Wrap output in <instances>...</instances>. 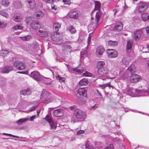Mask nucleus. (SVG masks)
I'll use <instances>...</instances> for the list:
<instances>
[{"label": "nucleus", "instance_id": "obj_57", "mask_svg": "<svg viewBox=\"0 0 149 149\" xmlns=\"http://www.w3.org/2000/svg\"><path fill=\"white\" fill-rule=\"evenodd\" d=\"M84 132V131L83 130H80L78 131L77 132V134L78 135L80 134H83Z\"/></svg>", "mask_w": 149, "mask_h": 149}, {"label": "nucleus", "instance_id": "obj_5", "mask_svg": "<svg viewBox=\"0 0 149 149\" xmlns=\"http://www.w3.org/2000/svg\"><path fill=\"white\" fill-rule=\"evenodd\" d=\"M148 7V5L145 2L142 1L139 3L138 4V11L142 13L145 11Z\"/></svg>", "mask_w": 149, "mask_h": 149}, {"label": "nucleus", "instance_id": "obj_45", "mask_svg": "<svg viewBox=\"0 0 149 149\" xmlns=\"http://www.w3.org/2000/svg\"><path fill=\"white\" fill-rule=\"evenodd\" d=\"M56 77L60 82H63L65 80V78L63 77H62L59 75H56Z\"/></svg>", "mask_w": 149, "mask_h": 149}, {"label": "nucleus", "instance_id": "obj_39", "mask_svg": "<svg viewBox=\"0 0 149 149\" xmlns=\"http://www.w3.org/2000/svg\"><path fill=\"white\" fill-rule=\"evenodd\" d=\"M61 24L57 22H55L53 24V28H60L61 27Z\"/></svg>", "mask_w": 149, "mask_h": 149}, {"label": "nucleus", "instance_id": "obj_53", "mask_svg": "<svg viewBox=\"0 0 149 149\" xmlns=\"http://www.w3.org/2000/svg\"><path fill=\"white\" fill-rule=\"evenodd\" d=\"M38 104L37 103V104L35 106H33L32 108L30 109L29 111H33L35 110L36 109L37 107L38 106Z\"/></svg>", "mask_w": 149, "mask_h": 149}, {"label": "nucleus", "instance_id": "obj_58", "mask_svg": "<svg viewBox=\"0 0 149 149\" xmlns=\"http://www.w3.org/2000/svg\"><path fill=\"white\" fill-rule=\"evenodd\" d=\"M36 117V115H35L31 116L30 118V120L31 121H33Z\"/></svg>", "mask_w": 149, "mask_h": 149}, {"label": "nucleus", "instance_id": "obj_59", "mask_svg": "<svg viewBox=\"0 0 149 149\" xmlns=\"http://www.w3.org/2000/svg\"><path fill=\"white\" fill-rule=\"evenodd\" d=\"M33 47L34 48L37 49V47H39L40 45L37 43H35L34 44Z\"/></svg>", "mask_w": 149, "mask_h": 149}, {"label": "nucleus", "instance_id": "obj_51", "mask_svg": "<svg viewBox=\"0 0 149 149\" xmlns=\"http://www.w3.org/2000/svg\"><path fill=\"white\" fill-rule=\"evenodd\" d=\"M83 75L85 77H91V74L88 72L86 71L83 74Z\"/></svg>", "mask_w": 149, "mask_h": 149}, {"label": "nucleus", "instance_id": "obj_20", "mask_svg": "<svg viewBox=\"0 0 149 149\" xmlns=\"http://www.w3.org/2000/svg\"><path fill=\"white\" fill-rule=\"evenodd\" d=\"M12 70L13 68L12 66H5L2 69L1 72L3 73H8Z\"/></svg>", "mask_w": 149, "mask_h": 149}, {"label": "nucleus", "instance_id": "obj_16", "mask_svg": "<svg viewBox=\"0 0 149 149\" xmlns=\"http://www.w3.org/2000/svg\"><path fill=\"white\" fill-rule=\"evenodd\" d=\"M63 111L62 109H58L55 110L54 111V115L56 117H61L63 116Z\"/></svg>", "mask_w": 149, "mask_h": 149}, {"label": "nucleus", "instance_id": "obj_24", "mask_svg": "<svg viewBox=\"0 0 149 149\" xmlns=\"http://www.w3.org/2000/svg\"><path fill=\"white\" fill-rule=\"evenodd\" d=\"M29 119L28 118H22L19 119L16 122V123L17 125H21L23 123L29 120Z\"/></svg>", "mask_w": 149, "mask_h": 149}, {"label": "nucleus", "instance_id": "obj_6", "mask_svg": "<svg viewBox=\"0 0 149 149\" xmlns=\"http://www.w3.org/2000/svg\"><path fill=\"white\" fill-rule=\"evenodd\" d=\"M13 65L14 67L18 70H23L25 68L24 64L20 61H15Z\"/></svg>", "mask_w": 149, "mask_h": 149}, {"label": "nucleus", "instance_id": "obj_28", "mask_svg": "<svg viewBox=\"0 0 149 149\" xmlns=\"http://www.w3.org/2000/svg\"><path fill=\"white\" fill-rule=\"evenodd\" d=\"M141 17L142 20L146 21L149 19V14L143 13L141 15Z\"/></svg>", "mask_w": 149, "mask_h": 149}, {"label": "nucleus", "instance_id": "obj_31", "mask_svg": "<svg viewBox=\"0 0 149 149\" xmlns=\"http://www.w3.org/2000/svg\"><path fill=\"white\" fill-rule=\"evenodd\" d=\"M33 18L31 17H28L26 18L25 20L27 24L31 25L33 22Z\"/></svg>", "mask_w": 149, "mask_h": 149}, {"label": "nucleus", "instance_id": "obj_19", "mask_svg": "<svg viewBox=\"0 0 149 149\" xmlns=\"http://www.w3.org/2000/svg\"><path fill=\"white\" fill-rule=\"evenodd\" d=\"M27 6L30 8H33L36 6V3L34 0H27Z\"/></svg>", "mask_w": 149, "mask_h": 149}, {"label": "nucleus", "instance_id": "obj_49", "mask_svg": "<svg viewBox=\"0 0 149 149\" xmlns=\"http://www.w3.org/2000/svg\"><path fill=\"white\" fill-rule=\"evenodd\" d=\"M6 25V23L4 21H0V27H4Z\"/></svg>", "mask_w": 149, "mask_h": 149}, {"label": "nucleus", "instance_id": "obj_63", "mask_svg": "<svg viewBox=\"0 0 149 149\" xmlns=\"http://www.w3.org/2000/svg\"><path fill=\"white\" fill-rule=\"evenodd\" d=\"M13 28H23V27L21 26L18 25L15 26L13 27Z\"/></svg>", "mask_w": 149, "mask_h": 149}, {"label": "nucleus", "instance_id": "obj_27", "mask_svg": "<svg viewBox=\"0 0 149 149\" xmlns=\"http://www.w3.org/2000/svg\"><path fill=\"white\" fill-rule=\"evenodd\" d=\"M36 15L37 18L40 19L43 16L44 14L41 11L38 10L36 12Z\"/></svg>", "mask_w": 149, "mask_h": 149}, {"label": "nucleus", "instance_id": "obj_55", "mask_svg": "<svg viewBox=\"0 0 149 149\" xmlns=\"http://www.w3.org/2000/svg\"><path fill=\"white\" fill-rule=\"evenodd\" d=\"M62 1L66 4L69 5L70 4V1L69 0H63Z\"/></svg>", "mask_w": 149, "mask_h": 149}, {"label": "nucleus", "instance_id": "obj_48", "mask_svg": "<svg viewBox=\"0 0 149 149\" xmlns=\"http://www.w3.org/2000/svg\"><path fill=\"white\" fill-rule=\"evenodd\" d=\"M98 107V105L97 104H95L93 106H91V107H89V109L91 110H94L97 109Z\"/></svg>", "mask_w": 149, "mask_h": 149}, {"label": "nucleus", "instance_id": "obj_17", "mask_svg": "<svg viewBox=\"0 0 149 149\" xmlns=\"http://www.w3.org/2000/svg\"><path fill=\"white\" fill-rule=\"evenodd\" d=\"M100 13L99 11L97 12L96 13L95 17L96 21V23L95 25H96V27H97V26L99 25L101 22V21L100 20Z\"/></svg>", "mask_w": 149, "mask_h": 149}, {"label": "nucleus", "instance_id": "obj_36", "mask_svg": "<svg viewBox=\"0 0 149 149\" xmlns=\"http://www.w3.org/2000/svg\"><path fill=\"white\" fill-rule=\"evenodd\" d=\"M99 86L100 87H102V89H104L107 86H109V87H111L112 88H113V86H111L109 83H108L103 84L99 85Z\"/></svg>", "mask_w": 149, "mask_h": 149}, {"label": "nucleus", "instance_id": "obj_8", "mask_svg": "<svg viewBox=\"0 0 149 149\" xmlns=\"http://www.w3.org/2000/svg\"><path fill=\"white\" fill-rule=\"evenodd\" d=\"M52 40L55 43L58 42L61 39V36L59 34H58L56 31L53 33L51 36Z\"/></svg>", "mask_w": 149, "mask_h": 149}, {"label": "nucleus", "instance_id": "obj_13", "mask_svg": "<svg viewBox=\"0 0 149 149\" xmlns=\"http://www.w3.org/2000/svg\"><path fill=\"white\" fill-rule=\"evenodd\" d=\"M141 79V78L138 75L134 74L130 77V81L131 82L135 83L139 81Z\"/></svg>", "mask_w": 149, "mask_h": 149}, {"label": "nucleus", "instance_id": "obj_18", "mask_svg": "<svg viewBox=\"0 0 149 149\" xmlns=\"http://www.w3.org/2000/svg\"><path fill=\"white\" fill-rule=\"evenodd\" d=\"M133 43V41L132 40H129L128 41L126 47L127 52H130L131 51Z\"/></svg>", "mask_w": 149, "mask_h": 149}, {"label": "nucleus", "instance_id": "obj_26", "mask_svg": "<svg viewBox=\"0 0 149 149\" xmlns=\"http://www.w3.org/2000/svg\"><path fill=\"white\" fill-rule=\"evenodd\" d=\"M86 98L85 99H84L82 97H79L77 100V102L80 105H82L84 104L86 102Z\"/></svg>", "mask_w": 149, "mask_h": 149}, {"label": "nucleus", "instance_id": "obj_4", "mask_svg": "<svg viewBox=\"0 0 149 149\" xmlns=\"http://www.w3.org/2000/svg\"><path fill=\"white\" fill-rule=\"evenodd\" d=\"M31 77L37 81H41L42 79L49 80V79L46 78L40 75L39 72L37 71H34L32 72L30 74Z\"/></svg>", "mask_w": 149, "mask_h": 149}, {"label": "nucleus", "instance_id": "obj_40", "mask_svg": "<svg viewBox=\"0 0 149 149\" xmlns=\"http://www.w3.org/2000/svg\"><path fill=\"white\" fill-rule=\"evenodd\" d=\"M14 6L17 8H20L22 7V5L20 2L19 1H16L13 3Z\"/></svg>", "mask_w": 149, "mask_h": 149}, {"label": "nucleus", "instance_id": "obj_11", "mask_svg": "<svg viewBox=\"0 0 149 149\" xmlns=\"http://www.w3.org/2000/svg\"><path fill=\"white\" fill-rule=\"evenodd\" d=\"M108 56L110 58H115L118 56L117 52L113 49H107V50Z\"/></svg>", "mask_w": 149, "mask_h": 149}, {"label": "nucleus", "instance_id": "obj_32", "mask_svg": "<svg viewBox=\"0 0 149 149\" xmlns=\"http://www.w3.org/2000/svg\"><path fill=\"white\" fill-rule=\"evenodd\" d=\"M38 34L40 37H45L47 36L46 32L44 31L39 30L38 32Z\"/></svg>", "mask_w": 149, "mask_h": 149}, {"label": "nucleus", "instance_id": "obj_14", "mask_svg": "<svg viewBox=\"0 0 149 149\" xmlns=\"http://www.w3.org/2000/svg\"><path fill=\"white\" fill-rule=\"evenodd\" d=\"M78 93L80 95L86 97L87 94V90L86 88H80L78 90Z\"/></svg>", "mask_w": 149, "mask_h": 149}, {"label": "nucleus", "instance_id": "obj_15", "mask_svg": "<svg viewBox=\"0 0 149 149\" xmlns=\"http://www.w3.org/2000/svg\"><path fill=\"white\" fill-rule=\"evenodd\" d=\"M68 15L70 18L77 19L79 17L78 13L75 11H71L68 13Z\"/></svg>", "mask_w": 149, "mask_h": 149}, {"label": "nucleus", "instance_id": "obj_10", "mask_svg": "<svg viewBox=\"0 0 149 149\" xmlns=\"http://www.w3.org/2000/svg\"><path fill=\"white\" fill-rule=\"evenodd\" d=\"M108 69L106 67H104L97 69V73L101 76L106 75L109 72Z\"/></svg>", "mask_w": 149, "mask_h": 149}, {"label": "nucleus", "instance_id": "obj_33", "mask_svg": "<svg viewBox=\"0 0 149 149\" xmlns=\"http://www.w3.org/2000/svg\"><path fill=\"white\" fill-rule=\"evenodd\" d=\"M88 83V81L87 79H83L81 80L79 82V84L81 86L86 85Z\"/></svg>", "mask_w": 149, "mask_h": 149}, {"label": "nucleus", "instance_id": "obj_21", "mask_svg": "<svg viewBox=\"0 0 149 149\" xmlns=\"http://www.w3.org/2000/svg\"><path fill=\"white\" fill-rule=\"evenodd\" d=\"M31 93V91L29 88L22 90L20 91V93L24 95H30Z\"/></svg>", "mask_w": 149, "mask_h": 149}, {"label": "nucleus", "instance_id": "obj_7", "mask_svg": "<svg viewBox=\"0 0 149 149\" xmlns=\"http://www.w3.org/2000/svg\"><path fill=\"white\" fill-rule=\"evenodd\" d=\"M44 119L47 120L49 123L51 128L52 130H55L56 128V125L53 122L49 115H47Z\"/></svg>", "mask_w": 149, "mask_h": 149}, {"label": "nucleus", "instance_id": "obj_22", "mask_svg": "<svg viewBox=\"0 0 149 149\" xmlns=\"http://www.w3.org/2000/svg\"><path fill=\"white\" fill-rule=\"evenodd\" d=\"M142 34V32L141 30H138L134 33V38L135 40L138 39Z\"/></svg>", "mask_w": 149, "mask_h": 149}, {"label": "nucleus", "instance_id": "obj_1", "mask_svg": "<svg viewBox=\"0 0 149 149\" xmlns=\"http://www.w3.org/2000/svg\"><path fill=\"white\" fill-rule=\"evenodd\" d=\"M127 93L132 97L149 95V89L140 90L129 88L127 89Z\"/></svg>", "mask_w": 149, "mask_h": 149}, {"label": "nucleus", "instance_id": "obj_3", "mask_svg": "<svg viewBox=\"0 0 149 149\" xmlns=\"http://www.w3.org/2000/svg\"><path fill=\"white\" fill-rule=\"evenodd\" d=\"M48 92L46 90H43L41 94V99L42 102L45 103L47 104L52 101V99L50 97Z\"/></svg>", "mask_w": 149, "mask_h": 149}, {"label": "nucleus", "instance_id": "obj_35", "mask_svg": "<svg viewBox=\"0 0 149 149\" xmlns=\"http://www.w3.org/2000/svg\"><path fill=\"white\" fill-rule=\"evenodd\" d=\"M1 3V5L5 7H8L10 4V3L8 0H2Z\"/></svg>", "mask_w": 149, "mask_h": 149}, {"label": "nucleus", "instance_id": "obj_30", "mask_svg": "<svg viewBox=\"0 0 149 149\" xmlns=\"http://www.w3.org/2000/svg\"><path fill=\"white\" fill-rule=\"evenodd\" d=\"M73 70L78 73H82L83 72H84L85 70L83 68H73Z\"/></svg>", "mask_w": 149, "mask_h": 149}, {"label": "nucleus", "instance_id": "obj_34", "mask_svg": "<svg viewBox=\"0 0 149 149\" xmlns=\"http://www.w3.org/2000/svg\"><path fill=\"white\" fill-rule=\"evenodd\" d=\"M108 43L109 45L112 47L116 46L118 45V42L116 41L110 40L108 41Z\"/></svg>", "mask_w": 149, "mask_h": 149}, {"label": "nucleus", "instance_id": "obj_2", "mask_svg": "<svg viewBox=\"0 0 149 149\" xmlns=\"http://www.w3.org/2000/svg\"><path fill=\"white\" fill-rule=\"evenodd\" d=\"M136 67L134 64H132L128 68L126 72L125 71H121L120 73V77L121 79H125L127 78L128 73L131 74L136 71Z\"/></svg>", "mask_w": 149, "mask_h": 149}, {"label": "nucleus", "instance_id": "obj_56", "mask_svg": "<svg viewBox=\"0 0 149 149\" xmlns=\"http://www.w3.org/2000/svg\"><path fill=\"white\" fill-rule=\"evenodd\" d=\"M47 78L49 79V80H44V79H42L41 81H44L45 84H48L49 83L50 81V79L49 78Z\"/></svg>", "mask_w": 149, "mask_h": 149}, {"label": "nucleus", "instance_id": "obj_61", "mask_svg": "<svg viewBox=\"0 0 149 149\" xmlns=\"http://www.w3.org/2000/svg\"><path fill=\"white\" fill-rule=\"evenodd\" d=\"M117 75V74L116 72H114L113 74V77H109V78L110 79H113L115 78V76Z\"/></svg>", "mask_w": 149, "mask_h": 149}, {"label": "nucleus", "instance_id": "obj_38", "mask_svg": "<svg viewBox=\"0 0 149 149\" xmlns=\"http://www.w3.org/2000/svg\"><path fill=\"white\" fill-rule=\"evenodd\" d=\"M86 148L87 149H94L93 146L90 143L89 141H88L85 144Z\"/></svg>", "mask_w": 149, "mask_h": 149}, {"label": "nucleus", "instance_id": "obj_54", "mask_svg": "<svg viewBox=\"0 0 149 149\" xmlns=\"http://www.w3.org/2000/svg\"><path fill=\"white\" fill-rule=\"evenodd\" d=\"M4 99L2 96H0V105L3 104L4 103Z\"/></svg>", "mask_w": 149, "mask_h": 149}, {"label": "nucleus", "instance_id": "obj_44", "mask_svg": "<svg viewBox=\"0 0 149 149\" xmlns=\"http://www.w3.org/2000/svg\"><path fill=\"white\" fill-rule=\"evenodd\" d=\"M95 144L96 145V147L97 149H98L100 148H101L102 147L103 144L100 142H95Z\"/></svg>", "mask_w": 149, "mask_h": 149}, {"label": "nucleus", "instance_id": "obj_62", "mask_svg": "<svg viewBox=\"0 0 149 149\" xmlns=\"http://www.w3.org/2000/svg\"><path fill=\"white\" fill-rule=\"evenodd\" d=\"M44 1L47 2V3H51L53 2L55 0H43Z\"/></svg>", "mask_w": 149, "mask_h": 149}, {"label": "nucleus", "instance_id": "obj_25", "mask_svg": "<svg viewBox=\"0 0 149 149\" xmlns=\"http://www.w3.org/2000/svg\"><path fill=\"white\" fill-rule=\"evenodd\" d=\"M31 28H40L41 26L39 22H33L31 25Z\"/></svg>", "mask_w": 149, "mask_h": 149}, {"label": "nucleus", "instance_id": "obj_12", "mask_svg": "<svg viewBox=\"0 0 149 149\" xmlns=\"http://www.w3.org/2000/svg\"><path fill=\"white\" fill-rule=\"evenodd\" d=\"M105 51L104 48L102 46H99L97 48L95 54L97 56L100 58L104 52Z\"/></svg>", "mask_w": 149, "mask_h": 149}, {"label": "nucleus", "instance_id": "obj_47", "mask_svg": "<svg viewBox=\"0 0 149 149\" xmlns=\"http://www.w3.org/2000/svg\"><path fill=\"white\" fill-rule=\"evenodd\" d=\"M123 25L121 22H119L116 23L114 28H123Z\"/></svg>", "mask_w": 149, "mask_h": 149}, {"label": "nucleus", "instance_id": "obj_23", "mask_svg": "<svg viewBox=\"0 0 149 149\" xmlns=\"http://www.w3.org/2000/svg\"><path fill=\"white\" fill-rule=\"evenodd\" d=\"M105 65V62L103 61H98L96 64V67L97 69L104 67Z\"/></svg>", "mask_w": 149, "mask_h": 149}, {"label": "nucleus", "instance_id": "obj_64", "mask_svg": "<svg viewBox=\"0 0 149 149\" xmlns=\"http://www.w3.org/2000/svg\"><path fill=\"white\" fill-rule=\"evenodd\" d=\"M146 36H149V29H146Z\"/></svg>", "mask_w": 149, "mask_h": 149}, {"label": "nucleus", "instance_id": "obj_52", "mask_svg": "<svg viewBox=\"0 0 149 149\" xmlns=\"http://www.w3.org/2000/svg\"><path fill=\"white\" fill-rule=\"evenodd\" d=\"M91 33H90V34H89L88 38V40H87L88 46L87 47H88V46H89V45L90 44V43L91 41Z\"/></svg>", "mask_w": 149, "mask_h": 149}, {"label": "nucleus", "instance_id": "obj_46", "mask_svg": "<svg viewBox=\"0 0 149 149\" xmlns=\"http://www.w3.org/2000/svg\"><path fill=\"white\" fill-rule=\"evenodd\" d=\"M121 63L122 64L126 66L129 63V61L126 58H124L121 61Z\"/></svg>", "mask_w": 149, "mask_h": 149}, {"label": "nucleus", "instance_id": "obj_42", "mask_svg": "<svg viewBox=\"0 0 149 149\" xmlns=\"http://www.w3.org/2000/svg\"><path fill=\"white\" fill-rule=\"evenodd\" d=\"M100 3L99 2H95V9L99 11L100 9Z\"/></svg>", "mask_w": 149, "mask_h": 149}, {"label": "nucleus", "instance_id": "obj_50", "mask_svg": "<svg viewBox=\"0 0 149 149\" xmlns=\"http://www.w3.org/2000/svg\"><path fill=\"white\" fill-rule=\"evenodd\" d=\"M67 30L69 31L72 34L76 32L75 29H67Z\"/></svg>", "mask_w": 149, "mask_h": 149}, {"label": "nucleus", "instance_id": "obj_43", "mask_svg": "<svg viewBox=\"0 0 149 149\" xmlns=\"http://www.w3.org/2000/svg\"><path fill=\"white\" fill-rule=\"evenodd\" d=\"M19 38L23 40L28 41L31 39V36L30 35H27L24 37H20Z\"/></svg>", "mask_w": 149, "mask_h": 149}, {"label": "nucleus", "instance_id": "obj_37", "mask_svg": "<svg viewBox=\"0 0 149 149\" xmlns=\"http://www.w3.org/2000/svg\"><path fill=\"white\" fill-rule=\"evenodd\" d=\"M0 14L5 17H7L9 16V14L6 11L4 10H1L0 11Z\"/></svg>", "mask_w": 149, "mask_h": 149}, {"label": "nucleus", "instance_id": "obj_60", "mask_svg": "<svg viewBox=\"0 0 149 149\" xmlns=\"http://www.w3.org/2000/svg\"><path fill=\"white\" fill-rule=\"evenodd\" d=\"M66 48L68 49V51L70 52L72 51V47L70 45H68L66 46Z\"/></svg>", "mask_w": 149, "mask_h": 149}, {"label": "nucleus", "instance_id": "obj_29", "mask_svg": "<svg viewBox=\"0 0 149 149\" xmlns=\"http://www.w3.org/2000/svg\"><path fill=\"white\" fill-rule=\"evenodd\" d=\"M9 53V51L7 50L2 49L0 51V56L4 57L6 56Z\"/></svg>", "mask_w": 149, "mask_h": 149}, {"label": "nucleus", "instance_id": "obj_9", "mask_svg": "<svg viewBox=\"0 0 149 149\" xmlns=\"http://www.w3.org/2000/svg\"><path fill=\"white\" fill-rule=\"evenodd\" d=\"M74 114L77 118H81L84 116L85 113L80 109H77L75 110Z\"/></svg>", "mask_w": 149, "mask_h": 149}, {"label": "nucleus", "instance_id": "obj_41", "mask_svg": "<svg viewBox=\"0 0 149 149\" xmlns=\"http://www.w3.org/2000/svg\"><path fill=\"white\" fill-rule=\"evenodd\" d=\"M14 20L16 22H18L22 20V17L20 15L15 16L14 17Z\"/></svg>", "mask_w": 149, "mask_h": 149}]
</instances>
